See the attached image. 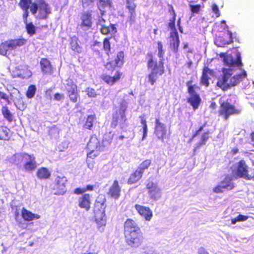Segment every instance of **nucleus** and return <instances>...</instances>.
Returning <instances> with one entry per match:
<instances>
[{"label": "nucleus", "mask_w": 254, "mask_h": 254, "mask_svg": "<svg viewBox=\"0 0 254 254\" xmlns=\"http://www.w3.org/2000/svg\"><path fill=\"white\" fill-rule=\"evenodd\" d=\"M220 56L223 59L224 64L229 67L223 69V75L218 79L217 85L223 90H227L237 85L243 79L246 78L247 73L245 70H243L240 74L233 75L235 69L239 68L242 65L240 53H237L235 57L225 53H221Z\"/></svg>", "instance_id": "obj_1"}, {"label": "nucleus", "mask_w": 254, "mask_h": 254, "mask_svg": "<svg viewBox=\"0 0 254 254\" xmlns=\"http://www.w3.org/2000/svg\"><path fill=\"white\" fill-rule=\"evenodd\" d=\"M19 5L24 10L23 17L25 23L27 22V18L28 16V9L33 15H35L38 10L39 13L37 17L40 19H45L48 14L51 12L50 8L48 4L44 0H35L31 3V0H21Z\"/></svg>", "instance_id": "obj_2"}, {"label": "nucleus", "mask_w": 254, "mask_h": 254, "mask_svg": "<svg viewBox=\"0 0 254 254\" xmlns=\"http://www.w3.org/2000/svg\"><path fill=\"white\" fill-rule=\"evenodd\" d=\"M124 233L127 244L131 248H137L142 243L143 237L139 227L131 219H127L124 225Z\"/></svg>", "instance_id": "obj_3"}, {"label": "nucleus", "mask_w": 254, "mask_h": 254, "mask_svg": "<svg viewBox=\"0 0 254 254\" xmlns=\"http://www.w3.org/2000/svg\"><path fill=\"white\" fill-rule=\"evenodd\" d=\"M106 205L105 202L97 201L94 207L95 221L97 224L98 229L100 232L104 231V227L106 224L105 208Z\"/></svg>", "instance_id": "obj_4"}, {"label": "nucleus", "mask_w": 254, "mask_h": 254, "mask_svg": "<svg viewBox=\"0 0 254 254\" xmlns=\"http://www.w3.org/2000/svg\"><path fill=\"white\" fill-rule=\"evenodd\" d=\"M151 73L148 75V81L153 85L156 82L159 76L161 75L164 73L163 64L161 61H159L158 64L155 63L150 56V59L148 61V67H153Z\"/></svg>", "instance_id": "obj_5"}, {"label": "nucleus", "mask_w": 254, "mask_h": 254, "mask_svg": "<svg viewBox=\"0 0 254 254\" xmlns=\"http://www.w3.org/2000/svg\"><path fill=\"white\" fill-rule=\"evenodd\" d=\"M232 170L233 175L236 178H242L246 180L254 179L252 174H249L248 166L244 160L235 163L232 167Z\"/></svg>", "instance_id": "obj_6"}, {"label": "nucleus", "mask_w": 254, "mask_h": 254, "mask_svg": "<svg viewBox=\"0 0 254 254\" xmlns=\"http://www.w3.org/2000/svg\"><path fill=\"white\" fill-rule=\"evenodd\" d=\"M26 42V40L23 38L5 41L0 45V54L5 56L8 52L24 45Z\"/></svg>", "instance_id": "obj_7"}, {"label": "nucleus", "mask_w": 254, "mask_h": 254, "mask_svg": "<svg viewBox=\"0 0 254 254\" xmlns=\"http://www.w3.org/2000/svg\"><path fill=\"white\" fill-rule=\"evenodd\" d=\"M147 193L149 198L153 201H157L162 196L161 189L157 183L151 181H147L146 184Z\"/></svg>", "instance_id": "obj_8"}, {"label": "nucleus", "mask_w": 254, "mask_h": 254, "mask_svg": "<svg viewBox=\"0 0 254 254\" xmlns=\"http://www.w3.org/2000/svg\"><path fill=\"white\" fill-rule=\"evenodd\" d=\"M21 161L24 162L23 169L26 172H32L37 167L36 159L33 154L29 155L26 153H23Z\"/></svg>", "instance_id": "obj_9"}, {"label": "nucleus", "mask_w": 254, "mask_h": 254, "mask_svg": "<svg viewBox=\"0 0 254 254\" xmlns=\"http://www.w3.org/2000/svg\"><path fill=\"white\" fill-rule=\"evenodd\" d=\"M234 187L232 178L227 176L213 189V191L216 193H221L226 190H231Z\"/></svg>", "instance_id": "obj_10"}, {"label": "nucleus", "mask_w": 254, "mask_h": 254, "mask_svg": "<svg viewBox=\"0 0 254 254\" xmlns=\"http://www.w3.org/2000/svg\"><path fill=\"white\" fill-rule=\"evenodd\" d=\"M240 112V110L235 109L234 106L227 102H224L221 105L219 113L220 116L227 120L230 115L239 114Z\"/></svg>", "instance_id": "obj_11"}, {"label": "nucleus", "mask_w": 254, "mask_h": 254, "mask_svg": "<svg viewBox=\"0 0 254 254\" xmlns=\"http://www.w3.org/2000/svg\"><path fill=\"white\" fill-rule=\"evenodd\" d=\"M67 182L66 178L64 177L58 176L55 179V182L53 187L55 190V194H64L66 191L65 184Z\"/></svg>", "instance_id": "obj_12"}, {"label": "nucleus", "mask_w": 254, "mask_h": 254, "mask_svg": "<svg viewBox=\"0 0 254 254\" xmlns=\"http://www.w3.org/2000/svg\"><path fill=\"white\" fill-rule=\"evenodd\" d=\"M106 20L102 17H99L97 25L100 26V31L103 34H114L117 30L116 26L113 24H109L108 25L106 24Z\"/></svg>", "instance_id": "obj_13"}, {"label": "nucleus", "mask_w": 254, "mask_h": 254, "mask_svg": "<svg viewBox=\"0 0 254 254\" xmlns=\"http://www.w3.org/2000/svg\"><path fill=\"white\" fill-rule=\"evenodd\" d=\"M154 134L158 139L164 142L167 134V128L165 124L161 123L159 119L155 120Z\"/></svg>", "instance_id": "obj_14"}, {"label": "nucleus", "mask_w": 254, "mask_h": 254, "mask_svg": "<svg viewBox=\"0 0 254 254\" xmlns=\"http://www.w3.org/2000/svg\"><path fill=\"white\" fill-rule=\"evenodd\" d=\"M188 91L190 95V97L188 99V102L190 104L195 110L198 108L201 99L199 95L195 92L192 86H189Z\"/></svg>", "instance_id": "obj_15"}, {"label": "nucleus", "mask_w": 254, "mask_h": 254, "mask_svg": "<svg viewBox=\"0 0 254 254\" xmlns=\"http://www.w3.org/2000/svg\"><path fill=\"white\" fill-rule=\"evenodd\" d=\"M99 144V142L96 136L91 137L87 145V149L89 151L87 153L88 157H95L98 155L97 153H94V152H97L96 150L98 148Z\"/></svg>", "instance_id": "obj_16"}, {"label": "nucleus", "mask_w": 254, "mask_h": 254, "mask_svg": "<svg viewBox=\"0 0 254 254\" xmlns=\"http://www.w3.org/2000/svg\"><path fill=\"white\" fill-rule=\"evenodd\" d=\"M80 19V27L84 30H88L92 26V14L90 11H86L82 13Z\"/></svg>", "instance_id": "obj_17"}, {"label": "nucleus", "mask_w": 254, "mask_h": 254, "mask_svg": "<svg viewBox=\"0 0 254 254\" xmlns=\"http://www.w3.org/2000/svg\"><path fill=\"white\" fill-rule=\"evenodd\" d=\"M170 38V46L171 50L173 52H177L180 44V40L178 33L176 30H174L173 32H171Z\"/></svg>", "instance_id": "obj_18"}, {"label": "nucleus", "mask_w": 254, "mask_h": 254, "mask_svg": "<svg viewBox=\"0 0 254 254\" xmlns=\"http://www.w3.org/2000/svg\"><path fill=\"white\" fill-rule=\"evenodd\" d=\"M134 207L139 214L143 216L146 220H150L152 217V212L149 207L139 204H135Z\"/></svg>", "instance_id": "obj_19"}, {"label": "nucleus", "mask_w": 254, "mask_h": 254, "mask_svg": "<svg viewBox=\"0 0 254 254\" xmlns=\"http://www.w3.org/2000/svg\"><path fill=\"white\" fill-rule=\"evenodd\" d=\"M124 58V53L123 52L118 53L115 61L110 62L106 64V68L109 69L116 66H121L123 64Z\"/></svg>", "instance_id": "obj_20"}, {"label": "nucleus", "mask_w": 254, "mask_h": 254, "mask_svg": "<svg viewBox=\"0 0 254 254\" xmlns=\"http://www.w3.org/2000/svg\"><path fill=\"white\" fill-rule=\"evenodd\" d=\"M124 58V53L123 52L118 53L115 61L110 62L106 64V68L109 69L116 66H121L123 64Z\"/></svg>", "instance_id": "obj_21"}, {"label": "nucleus", "mask_w": 254, "mask_h": 254, "mask_svg": "<svg viewBox=\"0 0 254 254\" xmlns=\"http://www.w3.org/2000/svg\"><path fill=\"white\" fill-rule=\"evenodd\" d=\"M90 196L89 194H85L78 199L79 206L84 208L86 211H88L90 208Z\"/></svg>", "instance_id": "obj_22"}, {"label": "nucleus", "mask_w": 254, "mask_h": 254, "mask_svg": "<svg viewBox=\"0 0 254 254\" xmlns=\"http://www.w3.org/2000/svg\"><path fill=\"white\" fill-rule=\"evenodd\" d=\"M213 75V71L208 67H204L202 72V75L201 79V83L205 86L209 85V80Z\"/></svg>", "instance_id": "obj_23"}, {"label": "nucleus", "mask_w": 254, "mask_h": 254, "mask_svg": "<svg viewBox=\"0 0 254 254\" xmlns=\"http://www.w3.org/2000/svg\"><path fill=\"white\" fill-rule=\"evenodd\" d=\"M121 192V188L119 185L118 181L115 180L111 187L108 194L113 198L118 199Z\"/></svg>", "instance_id": "obj_24"}, {"label": "nucleus", "mask_w": 254, "mask_h": 254, "mask_svg": "<svg viewBox=\"0 0 254 254\" xmlns=\"http://www.w3.org/2000/svg\"><path fill=\"white\" fill-rule=\"evenodd\" d=\"M21 215L22 218L25 221H30L34 219H38L40 217L39 215L34 214L24 207H22L21 209Z\"/></svg>", "instance_id": "obj_25"}, {"label": "nucleus", "mask_w": 254, "mask_h": 254, "mask_svg": "<svg viewBox=\"0 0 254 254\" xmlns=\"http://www.w3.org/2000/svg\"><path fill=\"white\" fill-rule=\"evenodd\" d=\"M97 5L101 14H103L106 9H109L111 7L112 1L111 0H98Z\"/></svg>", "instance_id": "obj_26"}, {"label": "nucleus", "mask_w": 254, "mask_h": 254, "mask_svg": "<svg viewBox=\"0 0 254 254\" xmlns=\"http://www.w3.org/2000/svg\"><path fill=\"white\" fill-rule=\"evenodd\" d=\"M37 177L40 179H47L50 178L51 173L45 167H41L37 172Z\"/></svg>", "instance_id": "obj_27"}, {"label": "nucleus", "mask_w": 254, "mask_h": 254, "mask_svg": "<svg viewBox=\"0 0 254 254\" xmlns=\"http://www.w3.org/2000/svg\"><path fill=\"white\" fill-rule=\"evenodd\" d=\"M128 9L129 16H128V21L130 24H133L135 20L136 13L135 12V8L136 7L135 4H129L128 6H127Z\"/></svg>", "instance_id": "obj_28"}, {"label": "nucleus", "mask_w": 254, "mask_h": 254, "mask_svg": "<svg viewBox=\"0 0 254 254\" xmlns=\"http://www.w3.org/2000/svg\"><path fill=\"white\" fill-rule=\"evenodd\" d=\"M40 64L42 71L45 73H50L52 66L49 60L46 59H42L40 61Z\"/></svg>", "instance_id": "obj_29"}, {"label": "nucleus", "mask_w": 254, "mask_h": 254, "mask_svg": "<svg viewBox=\"0 0 254 254\" xmlns=\"http://www.w3.org/2000/svg\"><path fill=\"white\" fill-rule=\"evenodd\" d=\"M121 75L122 73L117 72L113 77L106 75L104 77L103 79L106 83L112 85L120 79Z\"/></svg>", "instance_id": "obj_30"}, {"label": "nucleus", "mask_w": 254, "mask_h": 254, "mask_svg": "<svg viewBox=\"0 0 254 254\" xmlns=\"http://www.w3.org/2000/svg\"><path fill=\"white\" fill-rule=\"evenodd\" d=\"M141 174L137 169L135 171L131 174L128 180V184H133L139 181L142 177Z\"/></svg>", "instance_id": "obj_31"}, {"label": "nucleus", "mask_w": 254, "mask_h": 254, "mask_svg": "<svg viewBox=\"0 0 254 254\" xmlns=\"http://www.w3.org/2000/svg\"><path fill=\"white\" fill-rule=\"evenodd\" d=\"M10 130L6 127L0 126V139L8 140Z\"/></svg>", "instance_id": "obj_32"}, {"label": "nucleus", "mask_w": 254, "mask_h": 254, "mask_svg": "<svg viewBox=\"0 0 254 254\" xmlns=\"http://www.w3.org/2000/svg\"><path fill=\"white\" fill-rule=\"evenodd\" d=\"M151 163V161L150 159H146L141 163L138 167H137V170L141 174H143L144 171L146 169H147L149 167Z\"/></svg>", "instance_id": "obj_33"}, {"label": "nucleus", "mask_w": 254, "mask_h": 254, "mask_svg": "<svg viewBox=\"0 0 254 254\" xmlns=\"http://www.w3.org/2000/svg\"><path fill=\"white\" fill-rule=\"evenodd\" d=\"M23 153H16L7 158L8 160L11 163H18L22 160Z\"/></svg>", "instance_id": "obj_34"}, {"label": "nucleus", "mask_w": 254, "mask_h": 254, "mask_svg": "<svg viewBox=\"0 0 254 254\" xmlns=\"http://www.w3.org/2000/svg\"><path fill=\"white\" fill-rule=\"evenodd\" d=\"M1 112L4 116L9 122H11L13 120V116L7 107H3L1 109Z\"/></svg>", "instance_id": "obj_35"}, {"label": "nucleus", "mask_w": 254, "mask_h": 254, "mask_svg": "<svg viewBox=\"0 0 254 254\" xmlns=\"http://www.w3.org/2000/svg\"><path fill=\"white\" fill-rule=\"evenodd\" d=\"M65 88L67 92H70V91H74L77 89V86L74 83L72 79H68L66 81Z\"/></svg>", "instance_id": "obj_36"}, {"label": "nucleus", "mask_w": 254, "mask_h": 254, "mask_svg": "<svg viewBox=\"0 0 254 254\" xmlns=\"http://www.w3.org/2000/svg\"><path fill=\"white\" fill-rule=\"evenodd\" d=\"M209 138L208 133L207 132L204 133L201 137V139L198 143L196 144V147H195V149L199 148L201 145H204L206 144L207 140Z\"/></svg>", "instance_id": "obj_37"}, {"label": "nucleus", "mask_w": 254, "mask_h": 254, "mask_svg": "<svg viewBox=\"0 0 254 254\" xmlns=\"http://www.w3.org/2000/svg\"><path fill=\"white\" fill-rule=\"evenodd\" d=\"M94 120H95L94 116H93V115L88 116L87 118L86 123L84 125V127L86 128H87L89 129H91V128L93 126V122L94 121Z\"/></svg>", "instance_id": "obj_38"}, {"label": "nucleus", "mask_w": 254, "mask_h": 254, "mask_svg": "<svg viewBox=\"0 0 254 254\" xmlns=\"http://www.w3.org/2000/svg\"><path fill=\"white\" fill-rule=\"evenodd\" d=\"M36 91V88L35 85H31L29 86L26 92V96L28 98H33L35 94Z\"/></svg>", "instance_id": "obj_39"}, {"label": "nucleus", "mask_w": 254, "mask_h": 254, "mask_svg": "<svg viewBox=\"0 0 254 254\" xmlns=\"http://www.w3.org/2000/svg\"><path fill=\"white\" fill-rule=\"evenodd\" d=\"M26 29L27 33L30 36H32L35 33L36 28L35 26L32 23H26Z\"/></svg>", "instance_id": "obj_40"}, {"label": "nucleus", "mask_w": 254, "mask_h": 254, "mask_svg": "<svg viewBox=\"0 0 254 254\" xmlns=\"http://www.w3.org/2000/svg\"><path fill=\"white\" fill-rule=\"evenodd\" d=\"M248 218L247 216L240 214L237 217L232 219L231 223L232 224H235L237 222L246 221Z\"/></svg>", "instance_id": "obj_41"}, {"label": "nucleus", "mask_w": 254, "mask_h": 254, "mask_svg": "<svg viewBox=\"0 0 254 254\" xmlns=\"http://www.w3.org/2000/svg\"><path fill=\"white\" fill-rule=\"evenodd\" d=\"M141 123L143 125V136L142 138V140H143L147 136L148 129L146 121L143 118H141Z\"/></svg>", "instance_id": "obj_42"}, {"label": "nucleus", "mask_w": 254, "mask_h": 254, "mask_svg": "<svg viewBox=\"0 0 254 254\" xmlns=\"http://www.w3.org/2000/svg\"><path fill=\"white\" fill-rule=\"evenodd\" d=\"M158 56L160 58V61H161L162 62L163 60V57L164 54V51L163 49V45L161 42H158Z\"/></svg>", "instance_id": "obj_43"}, {"label": "nucleus", "mask_w": 254, "mask_h": 254, "mask_svg": "<svg viewBox=\"0 0 254 254\" xmlns=\"http://www.w3.org/2000/svg\"><path fill=\"white\" fill-rule=\"evenodd\" d=\"M12 210L14 211L15 220L18 221L20 219V213H21V209L18 206H13L12 207Z\"/></svg>", "instance_id": "obj_44"}, {"label": "nucleus", "mask_w": 254, "mask_h": 254, "mask_svg": "<svg viewBox=\"0 0 254 254\" xmlns=\"http://www.w3.org/2000/svg\"><path fill=\"white\" fill-rule=\"evenodd\" d=\"M70 44H71V49L75 51L78 53L81 51L80 48L79 47V46L78 45L76 41H74L73 39H72Z\"/></svg>", "instance_id": "obj_45"}, {"label": "nucleus", "mask_w": 254, "mask_h": 254, "mask_svg": "<svg viewBox=\"0 0 254 254\" xmlns=\"http://www.w3.org/2000/svg\"><path fill=\"white\" fill-rule=\"evenodd\" d=\"M103 48L105 51H106L108 54L110 51V43L108 38H105L103 42Z\"/></svg>", "instance_id": "obj_46"}, {"label": "nucleus", "mask_w": 254, "mask_h": 254, "mask_svg": "<svg viewBox=\"0 0 254 254\" xmlns=\"http://www.w3.org/2000/svg\"><path fill=\"white\" fill-rule=\"evenodd\" d=\"M86 92L89 97H95L96 96V91L93 88L89 87L87 88L86 89Z\"/></svg>", "instance_id": "obj_47"}, {"label": "nucleus", "mask_w": 254, "mask_h": 254, "mask_svg": "<svg viewBox=\"0 0 254 254\" xmlns=\"http://www.w3.org/2000/svg\"><path fill=\"white\" fill-rule=\"evenodd\" d=\"M190 10L192 13H198L200 10V5H192L190 4Z\"/></svg>", "instance_id": "obj_48"}, {"label": "nucleus", "mask_w": 254, "mask_h": 254, "mask_svg": "<svg viewBox=\"0 0 254 254\" xmlns=\"http://www.w3.org/2000/svg\"><path fill=\"white\" fill-rule=\"evenodd\" d=\"M68 96L70 100L74 103H75L77 101L78 98L79 97L78 93L69 95Z\"/></svg>", "instance_id": "obj_49"}, {"label": "nucleus", "mask_w": 254, "mask_h": 254, "mask_svg": "<svg viewBox=\"0 0 254 254\" xmlns=\"http://www.w3.org/2000/svg\"><path fill=\"white\" fill-rule=\"evenodd\" d=\"M93 2V0H82V5L84 7H87L92 4Z\"/></svg>", "instance_id": "obj_50"}, {"label": "nucleus", "mask_w": 254, "mask_h": 254, "mask_svg": "<svg viewBox=\"0 0 254 254\" xmlns=\"http://www.w3.org/2000/svg\"><path fill=\"white\" fill-rule=\"evenodd\" d=\"M212 9L213 11L216 14V16L218 17L220 15V12L218 6L216 4H213L212 5Z\"/></svg>", "instance_id": "obj_51"}, {"label": "nucleus", "mask_w": 254, "mask_h": 254, "mask_svg": "<svg viewBox=\"0 0 254 254\" xmlns=\"http://www.w3.org/2000/svg\"><path fill=\"white\" fill-rule=\"evenodd\" d=\"M91 158V157H88L87 156L86 162L87 163L88 168L89 169H90V170H92L94 167V164H93V162L92 160H90V158Z\"/></svg>", "instance_id": "obj_52"}, {"label": "nucleus", "mask_w": 254, "mask_h": 254, "mask_svg": "<svg viewBox=\"0 0 254 254\" xmlns=\"http://www.w3.org/2000/svg\"><path fill=\"white\" fill-rule=\"evenodd\" d=\"M86 191L85 188H76L74 190V192L77 194L83 193Z\"/></svg>", "instance_id": "obj_53"}, {"label": "nucleus", "mask_w": 254, "mask_h": 254, "mask_svg": "<svg viewBox=\"0 0 254 254\" xmlns=\"http://www.w3.org/2000/svg\"><path fill=\"white\" fill-rule=\"evenodd\" d=\"M64 95L62 94L56 93L54 95V99L57 101H60L64 99Z\"/></svg>", "instance_id": "obj_54"}, {"label": "nucleus", "mask_w": 254, "mask_h": 254, "mask_svg": "<svg viewBox=\"0 0 254 254\" xmlns=\"http://www.w3.org/2000/svg\"><path fill=\"white\" fill-rule=\"evenodd\" d=\"M0 97L1 98L8 101V96L6 94H5V93H4L3 92H1L0 91Z\"/></svg>", "instance_id": "obj_55"}, {"label": "nucleus", "mask_w": 254, "mask_h": 254, "mask_svg": "<svg viewBox=\"0 0 254 254\" xmlns=\"http://www.w3.org/2000/svg\"><path fill=\"white\" fill-rule=\"evenodd\" d=\"M198 254H208V253L203 248H200L198 251Z\"/></svg>", "instance_id": "obj_56"}, {"label": "nucleus", "mask_w": 254, "mask_h": 254, "mask_svg": "<svg viewBox=\"0 0 254 254\" xmlns=\"http://www.w3.org/2000/svg\"><path fill=\"white\" fill-rule=\"evenodd\" d=\"M169 26L171 29L172 32H173L174 30H176L175 28L174 20L171 22H170Z\"/></svg>", "instance_id": "obj_57"}, {"label": "nucleus", "mask_w": 254, "mask_h": 254, "mask_svg": "<svg viewBox=\"0 0 254 254\" xmlns=\"http://www.w3.org/2000/svg\"><path fill=\"white\" fill-rule=\"evenodd\" d=\"M118 121V119L117 117L114 116L113 119V122L112 123V126H114L115 127H116Z\"/></svg>", "instance_id": "obj_58"}, {"label": "nucleus", "mask_w": 254, "mask_h": 254, "mask_svg": "<svg viewBox=\"0 0 254 254\" xmlns=\"http://www.w3.org/2000/svg\"><path fill=\"white\" fill-rule=\"evenodd\" d=\"M120 114L121 118L122 120L123 121H124L125 120V111L123 110V111L120 112Z\"/></svg>", "instance_id": "obj_59"}, {"label": "nucleus", "mask_w": 254, "mask_h": 254, "mask_svg": "<svg viewBox=\"0 0 254 254\" xmlns=\"http://www.w3.org/2000/svg\"><path fill=\"white\" fill-rule=\"evenodd\" d=\"M146 254H159L153 250H149L147 252H145Z\"/></svg>", "instance_id": "obj_60"}, {"label": "nucleus", "mask_w": 254, "mask_h": 254, "mask_svg": "<svg viewBox=\"0 0 254 254\" xmlns=\"http://www.w3.org/2000/svg\"><path fill=\"white\" fill-rule=\"evenodd\" d=\"M203 126H201V127H200V128H199V129L196 131V132L195 133V134H194L193 136V137H194L195 136H196L198 133L200 131H201L202 130H203Z\"/></svg>", "instance_id": "obj_61"}, {"label": "nucleus", "mask_w": 254, "mask_h": 254, "mask_svg": "<svg viewBox=\"0 0 254 254\" xmlns=\"http://www.w3.org/2000/svg\"><path fill=\"white\" fill-rule=\"evenodd\" d=\"M93 189V186L92 185H88L87 186L86 188H85L86 191V190H92Z\"/></svg>", "instance_id": "obj_62"}, {"label": "nucleus", "mask_w": 254, "mask_h": 254, "mask_svg": "<svg viewBox=\"0 0 254 254\" xmlns=\"http://www.w3.org/2000/svg\"><path fill=\"white\" fill-rule=\"evenodd\" d=\"M77 93H78L77 89H76L74 91L71 90L70 92H67L68 95Z\"/></svg>", "instance_id": "obj_63"}, {"label": "nucleus", "mask_w": 254, "mask_h": 254, "mask_svg": "<svg viewBox=\"0 0 254 254\" xmlns=\"http://www.w3.org/2000/svg\"><path fill=\"white\" fill-rule=\"evenodd\" d=\"M252 142L253 146H254V131L251 134Z\"/></svg>", "instance_id": "obj_64"}]
</instances>
